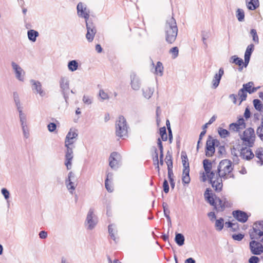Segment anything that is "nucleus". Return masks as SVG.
<instances>
[{
  "instance_id": "obj_1",
  "label": "nucleus",
  "mask_w": 263,
  "mask_h": 263,
  "mask_svg": "<svg viewBox=\"0 0 263 263\" xmlns=\"http://www.w3.org/2000/svg\"><path fill=\"white\" fill-rule=\"evenodd\" d=\"M78 136V131L77 129L71 128L67 133L64 142L65 147H66L65 155V165L67 170H70L72 166V160L73 158V149L74 146L73 145Z\"/></svg>"
},
{
  "instance_id": "obj_2",
  "label": "nucleus",
  "mask_w": 263,
  "mask_h": 263,
  "mask_svg": "<svg viewBox=\"0 0 263 263\" xmlns=\"http://www.w3.org/2000/svg\"><path fill=\"white\" fill-rule=\"evenodd\" d=\"M203 165L205 174L212 187L216 192L221 191L223 186L222 181L220 178H217V174L215 173V171H211L212 168L211 161L208 159H204L203 161Z\"/></svg>"
},
{
  "instance_id": "obj_3",
  "label": "nucleus",
  "mask_w": 263,
  "mask_h": 263,
  "mask_svg": "<svg viewBox=\"0 0 263 263\" xmlns=\"http://www.w3.org/2000/svg\"><path fill=\"white\" fill-rule=\"evenodd\" d=\"M166 41L169 44L175 42L178 34V27L176 20L173 17L167 19L164 27Z\"/></svg>"
},
{
  "instance_id": "obj_4",
  "label": "nucleus",
  "mask_w": 263,
  "mask_h": 263,
  "mask_svg": "<svg viewBox=\"0 0 263 263\" xmlns=\"http://www.w3.org/2000/svg\"><path fill=\"white\" fill-rule=\"evenodd\" d=\"M233 170L231 161L228 159H224L219 163L217 170H215V173L217 174V178H220L221 180L222 178L226 179L233 177L232 173ZM221 181H222V180Z\"/></svg>"
},
{
  "instance_id": "obj_5",
  "label": "nucleus",
  "mask_w": 263,
  "mask_h": 263,
  "mask_svg": "<svg viewBox=\"0 0 263 263\" xmlns=\"http://www.w3.org/2000/svg\"><path fill=\"white\" fill-rule=\"evenodd\" d=\"M116 135L117 137L124 139L127 137L128 126L125 118L123 116L119 117L116 122Z\"/></svg>"
},
{
  "instance_id": "obj_6",
  "label": "nucleus",
  "mask_w": 263,
  "mask_h": 263,
  "mask_svg": "<svg viewBox=\"0 0 263 263\" xmlns=\"http://www.w3.org/2000/svg\"><path fill=\"white\" fill-rule=\"evenodd\" d=\"M240 137L243 145L249 147H252L256 138L254 129L251 127L246 129Z\"/></svg>"
},
{
  "instance_id": "obj_7",
  "label": "nucleus",
  "mask_w": 263,
  "mask_h": 263,
  "mask_svg": "<svg viewBox=\"0 0 263 263\" xmlns=\"http://www.w3.org/2000/svg\"><path fill=\"white\" fill-rule=\"evenodd\" d=\"M249 233L251 239H259L263 236V221L255 222Z\"/></svg>"
},
{
  "instance_id": "obj_8",
  "label": "nucleus",
  "mask_w": 263,
  "mask_h": 263,
  "mask_svg": "<svg viewBox=\"0 0 263 263\" xmlns=\"http://www.w3.org/2000/svg\"><path fill=\"white\" fill-rule=\"evenodd\" d=\"M97 223L98 220L94 214V210L90 208L88 211L85 222V227L87 230H91L95 228Z\"/></svg>"
},
{
  "instance_id": "obj_9",
  "label": "nucleus",
  "mask_w": 263,
  "mask_h": 263,
  "mask_svg": "<svg viewBox=\"0 0 263 263\" xmlns=\"http://www.w3.org/2000/svg\"><path fill=\"white\" fill-rule=\"evenodd\" d=\"M77 10L78 15L79 17L85 18V23L89 22V17L90 10L87 7L86 4L82 2L79 3L77 5Z\"/></svg>"
},
{
  "instance_id": "obj_10",
  "label": "nucleus",
  "mask_w": 263,
  "mask_h": 263,
  "mask_svg": "<svg viewBox=\"0 0 263 263\" xmlns=\"http://www.w3.org/2000/svg\"><path fill=\"white\" fill-rule=\"evenodd\" d=\"M60 87L65 102H67L68 99V91L69 90V81L67 78H61L60 80Z\"/></svg>"
},
{
  "instance_id": "obj_11",
  "label": "nucleus",
  "mask_w": 263,
  "mask_h": 263,
  "mask_svg": "<svg viewBox=\"0 0 263 263\" xmlns=\"http://www.w3.org/2000/svg\"><path fill=\"white\" fill-rule=\"evenodd\" d=\"M11 66L14 72L15 78L18 81L24 82L25 80V72L22 68L14 62H11Z\"/></svg>"
},
{
  "instance_id": "obj_12",
  "label": "nucleus",
  "mask_w": 263,
  "mask_h": 263,
  "mask_svg": "<svg viewBox=\"0 0 263 263\" xmlns=\"http://www.w3.org/2000/svg\"><path fill=\"white\" fill-rule=\"evenodd\" d=\"M86 26L87 28L86 37L89 42H91L93 40L97 32L96 27L93 23L90 21L86 23Z\"/></svg>"
},
{
  "instance_id": "obj_13",
  "label": "nucleus",
  "mask_w": 263,
  "mask_h": 263,
  "mask_svg": "<svg viewBox=\"0 0 263 263\" xmlns=\"http://www.w3.org/2000/svg\"><path fill=\"white\" fill-rule=\"evenodd\" d=\"M215 209L217 212L223 211L226 207L230 206V203L225 198H216L215 203L214 204Z\"/></svg>"
},
{
  "instance_id": "obj_14",
  "label": "nucleus",
  "mask_w": 263,
  "mask_h": 263,
  "mask_svg": "<svg viewBox=\"0 0 263 263\" xmlns=\"http://www.w3.org/2000/svg\"><path fill=\"white\" fill-rule=\"evenodd\" d=\"M250 249L251 253L254 255H260L263 252L262 245L255 240H252L250 242Z\"/></svg>"
},
{
  "instance_id": "obj_15",
  "label": "nucleus",
  "mask_w": 263,
  "mask_h": 263,
  "mask_svg": "<svg viewBox=\"0 0 263 263\" xmlns=\"http://www.w3.org/2000/svg\"><path fill=\"white\" fill-rule=\"evenodd\" d=\"M121 159L120 155L117 152L112 153L109 158V165L113 169H116L119 167Z\"/></svg>"
},
{
  "instance_id": "obj_16",
  "label": "nucleus",
  "mask_w": 263,
  "mask_h": 263,
  "mask_svg": "<svg viewBox=\"0 0 263 263\" xmlns=\"http://www.w3.org/2000/svg\"><path fill=\"white\" fill-rule=\"evenodd\" d=\"M30 82L32 85V89L34 93H39L41 97H44L46 92L42 89V84L39 81L31 80Z\"/></svg>"
},
{
  "instance_id": "obj_17",
  "label": "nucleus",
  "mask_w": 263,
  "mask_h": 263,
  "mask_svg": "<svg viewBox=\"0 0 263 263\" xmlns=\"http://www.w3.org/2000/svg\"><path fill=\"white\" fill-rule=\"evenodd\" d=\"M215 140L209 136L206 141L205 155L207 157H211L215 152Z\"/></svg>"
},
{
  "instance_id": "obj_18",
  "label": "nucleus",
  "mask_w": 263,
  "mask_h": 263,
  "mask_svg": "<svg viewBox=\"0 0 263 263\" xmlns=\"http://www.w3.org/2000/svg\"><path fill=\"white\" fill-rule=\"evenodd\" d=\"M240 157L245 160H250L252 159L254 155L251 150L247 147H242L239 152Z\"/></svg>"
},
{
  "instance_id": "obj_19",
  "label": "nucleus",
  "mask_w": 263,
  "mask_h": 263,
  "mask_svg": "<svg viewBox=\"0 0 263 263\" xmlns=\"http://www.w3.org/2000/svg\"><path fill=\"white\" fill-rule=\"evenodd\" d=\"M130 85L132 88L135 90H138L141 87L140 78L134 72L130 74Z\"/></svg>"
},
{
  "instance_id": "obj_20",
  "label": "nucleus",
  "mask_w": 263,
  "mask_h": 263,
  "mask_svg": "<svg viewBox=\"0 0 263 263\" xmlns=\"http://www.w3.org/2000/svg\"><path fill=\"white\" fill-rule=\"evenodd\" d=\"M233 215L238 221L242 223L246 222L248 218V216L246 212L239 210L233 211Z\"/></svg>"
},
{
  "instance_id": "obj_21",
  "label": "nucleus",
  "mask_w": 263,
  "mask_h": 263,
  "mask_svg": "<svg viewBox=\"0 0 263 263\" xmlns=\"http://www.w3.org/2000/svg\"><path fill=\"white\" fill-rule=\"evenodd\" d=\"M224 74V70L222 68H220L219 69L218 73L215 74L213 80H212V87L213 88H217L220 83V80L221 79L222 76Z\"/></svg>"
},
{
  "instance_id": "obj_22",
  "label": "nucleus",
  "mask_w": 263,
  "mask_h": 263,
  "mask_svg": "<svg viewBox=\"0 0 263 263\" xmlns=\"http://www.w3.org/2000/svg\"><path fill=\"white\" fill-rule=\"evenodd\" d=\"M247 8L250 10H254L259 6L258 0H246Z\"/></svg>"
},
{
  "instance_id": "obj_23",
  "label": "nucleus",
  "mask_w": 263,
  "mask_h": 263,
  "mask_svg": "<svg viewBox=\"0 0 263 263\" xmlns=\"http://www.w3.org/2000/svg\"><path fill=\"white\" fill-rule=\"evenodd\" d=\"M211 192V190L207 189L204 194V198L211 205H214L215 200L214 199L213 194Z\"/></svg>"
},
{
  "instance_id": "obj_24",
  "label": "nucleus",
  "mask_w": 263,
  "mask_h": 263,
  "mask_svg": "<svg viewBox=\"0 0 263 263\" xmlns=\"http://www.w3.org/2000/svg\"><path fill=\"white\" fill-rule=\"evenodd\" d=\"M254 83L253 82H249L246 84H244L242 86V88L249 92V93H253L257 91L259 87H253Z\"/></svg>"
},
{
  "instance_id": "obj_25",
  "label": "nucleus",
  "mask_w": 263,
  "mask_h": 263,
  "mask_svg": "<svg viewBox=\"0 0 263 263\" xmlns=\"http://www.w3.org/2000/svg\"><path fill=\"white\" fill-rule=\"evenodd\" d=\"M164 67L161 62H157L155 67V74L161 77L163 74Z\"/></svg>"
},
{
  "instance_id": "obj_26",
  "label": "nucleus",
  "mask_w": 263,
  "mask_h": 263,
  "mask_svg": "<svg viewBox=\"0 0 263 263\" xmlns=\"http://www.w3.org/2000/svg\"><path fill=\"white\" fill-rule=\"evenodd\" d=\"M27 35L29 40L34 42L36 41V37L39 36V34L37 31L31 29L28 31Z\"/></svg>"
},
{
  "instance_id": "obj_27",
  "label": "nucleus",
  "mask_w": 263,
  "mask_h": 263,
  "mask_svg": "<svg viewBox=\"0 0 263 263\" xmlns=\"http://www.w3.org/2000/svg\"><path fill=\"white\" fill-rule=\"evenodd\" d=\"M143 95L146 99H149L153 95L154 89V88L148 87L142 89Z\"/></svg>"
},
{
  "instance_id": "obj_28",
  "label": "nucleus",
  "mask_w": 263,
  "mask_h": 263,
  "mask_svg": "<svg viewBox=\"0 0 263 263\" xmlns=\"http://www.w3.org/2000/svg\"><path fill=\"white\" fill-rule=\"evenodd\" d=\"M230 62L231 63H234L239 66H241L242 64H244L242 59L238 58L236 55L232 56L230 59Z\"/></svg>"
},
{
  "instance_id": "obj_29",
  "label": "nucleus",
  "mask_w": 263,
  "mask_h": 263,
  "mask_svg": "<svg viewBox=\"0 0 263 263\" xmlns=\"http://www.w3.org/2000/svg\"><path fill=\"white\" fill-rule=\"evenodd\" d=\"M175 240L176 243L179 246H182L184 243V237L181 233L176 234Z\"/></svg>"
},
{
  "instance_id": "obj_30",
  "label": "nucleus",
  "mask_w": 263,
  "mask_h": 263,
  "mask_svg": "<svg viewBox=\"0 0 263 263\" xmlns=\"http://www.w3.org/2000/svg\"><path fill=\"white\" fill-rule=\"evenodd\" d=\"M67 66L69 70L73 72L78 69L79 65L78 62L74 60L69 61Z\"/></svg>"
},
{
  "instance_id": "obj_31",
  "label": "nucleus",
  "mask_w": 263,
  "mask_h": 263,
  "mask_svg": "<svg viewBox=\"0 0 263 263\" xmlns=\"http://www.w3.org/2000/svg\"><path fill=\"white\" fill-rule=\"evenodd\" d=\"M263 149L262 148H258L255 152V156L258 159L257 161V163H260L261 165L263 163Z\"/></svg>"
},
{
  "instance_id": "obj_32",
  "label": "nucleus",
  "mask_w": 263,
  "mask_h": 263,
  "mask_svg": "<svg viewBox=\"0 0 263 263\" xmlns=\"http://www.w3.org/2000/svg\"><path fill=\"white\" fill-rule=\"evenodd\" d=\"M224 226V220L222 218H220L216 220L215 227L216 230L220 231L222 230Z\"/></svg>"
},
{
  "instance_id": "obj_33",
  "label": "nucleus",
  "mask_w": 263,
  "mask_h": 263,
  "mask_svg": "<svg viewBox=\"0 0 263 263\" xmlns=\"http://www.w3.org/2000/svg\"><path fill=\"white\" fill-rule=\"evenodd\" d=\"M236 16L239 22H243L245 18L244 11L240 8L237 9L236 12Z\"/></svg>"
},
{
  "instance_id": "obj_34",
  "label": "nucleus",
  "mask_w": 263,
  "mask_h": 263,
  "mask_svg": "<svg viewBox=\"0 0 263 263\" xmlns=\"http://www.w3.org/2000/svg\"><path fill=\"white\" fill-rule=\"evenodd\" d=\"M181 159L182 162L183 166V168L189 167V163L188 162V158L185 152H181Z\"/></svg>"
},
{
  "instance_id": "obj_35",
  "label": "nucleus",
  "mask_w": 263,
  "mask_h": 263,
  "mask_svg": "<svg viewBox=\"0 0 263 263\" xmlns=\"http://www.w3.org/2000/svg\"><path fill=\"white\" fill-rule=\"evenodd\" d=\"M165 162L167 166V168H173L172 156L168 152L165 157Z\"/></svg>"
},
{
  "instance_id": "obj_36",
  "label": "nucleus",
  "mask_w": 263,
  "mask_h": 263,
  "mask_svg": "<svg viewBox=\"0 0 263 263\" xmlns=\"http://www.w3.org/2000/svg\"><path fill=\"white\" fill-rule=\"evenodd\" d=\"M218 133L219 136L222 138H225L230 136V132L228 130L222 128V127H219L218 128Z\"/></svg>"
},
{
  "instance_id": "obj_37",
  "label": "nucleus",
  "mask_w": 263,
  "mask_h": 263,
  "mask_svg": "<svg viewBox=\"0 0 263 263\" xmlns=\"http://www.w3.org/2000/svg\"><path fill=\"white\" fill-rule=\"evenodd\" d=\"M153 161L155 165H156V168L157 170L158 173H160V167L159 166L158 153L157 149L155 148V155L153 156Z\"/></svg>"
},
{
  "instance_id": "obj_38",
  "label": "nucleus",
  "mask_w": 263,
  "mask_h": 263,
  "mask_svg": "<svg viewBox=\"0 0 263 263\" xmlns=\"http://www.w3.org/2000/svg\"><path fill=\"white\" fill-rule=\"evenodd\" d=\"M247 92L246 91L242 88L240 89L238 93V95L240 99V104L243 101L246 100L247 97Z\"/></svg>"
},
{
  "instance_id": "obj_39",
  "label": "nucleus",
  "mask_w": 263,
  "mask_h": 263,
  "mask_svg": "<svg viewBox=\"0 0 263 263\" xmlns=\"http://www.w3.org/2000/svg\"><path fill=\"white\" fill-rule=\"evenodd\" d=\"M67 190L69 191V193L71 194H73L76 187V184H75L74 181L68 182L65 184Z\"/></svg>"
},
{
  "instance_id": "obj_40",
  "label": "nucleus",
  "mask_w": 263,
  "mask_h": 263,
  "mask_svg": "<svg viewBox=\"0 0 263 263\" xmlns=\"http://www.w3.org/2000/svg\"><path fill=\"white\" fill-rule=\"evenodd\" d=\"M162 206H163V212H164L165 217L167 218V219L168 220L171 221V218L169 216V214H170V212L168 208L167 204L165 202H163Z\"/></svg>"
},
{
  "instance_id": "obj_41",
  "label": "nucleus",
  "mask_w": 263,
  "mask_h": 263,
  "mask_svg": "<svg viewBox=\"0 0 263 263\" xmlns=\"http://www.w3.org/2000/svg\"><path fill=\"white\" fill-rule=\"evenodd\" d=\"M13 98L17 110L22 109L19 99V96L17 92H15L13 93Z\"/></svg>"
},
{
  "instance_id": "obj_42",
  "label": "nucleus",
  "mask_w": 263,
  "mask_h": 263,
  "mask_svg": "<svg viewBox=\"0 0 263 263\" xmlns=\"http://www.w3.org/2000/svg\"><path fill=\"white\" fill-rule=\"evenodd\" d=\"M250 33L252 37V40L253 42L256 44H258L259 43V38L256 30L254 29H252L250 30Z\"/></svg>"
},
{
  "instance_id": "obj_43",
  "label": "nucleus",
  "mask_w": 263,
  "mask_h": 263,
  "mask_svg": "<svg viewBox=\"0 0 263 263\" xmlns=\"http://www.w3.org/2000/svg\"><path fill=\"white\" fill-rule=\"evenodd\" d=\"M1 193H2V195L4 196L5 199L7 200V203H8V206H9L10 205L9 202L8 201V199L10 197V193H9V191L6 188H3L1 190Z\"/></svg>"
},
{
  "instance_id": "obj_44",
  "label": "nucleus",
  "mask_w": 263,
  "mask_h": 263,
  "mask_svg": "<svg viewBox=\"0 0 263 263\" xmlns=\"http://www.w3.org/2000/svg\"><path fill=\"white\" fill-rule=\"evenodd\" d=\"M160 135L161 136V139L163 141H165L167 139V136L166 134V128L164 126L163 127H161L159 129Z\"/></svg>"
},
{
  "instance_id": "obj_45",
  "label": "nucleus",
  "mask_w": 263,
  "mask_h": 263,
  "mask_svg": "<svg viewBox=\"0 0 263 263\" xmlns=\"http://www.w3.org/2000/svg\"><path fill=\"white\" fill-rule=\"evenodd\" d=\"M229 129L231 131L235 132H239L241 129H242L239 126L235 123H233L230 124L229 125Z\"/></svg>"
},
{
  "instance_id": "obj_46",
  "label": "nucleus",
  "mask_w": 263,
  "mask_h": 263,
  "mask_svg": "<svg viewBox=\"0 0 263 263\" xmlns=\"http://www.w3.org/2000/svg\"><path fill=\"white\" fill-rule=\"evenodd\" d=\"M169 52H170V53L172 54V57L173 59L176 58L178 57V53H179V50H178V47H174L172 48L170 50Z\"/></svg>"
},
{
  "instance_id": "obj_47",
  "label": "nucleus",
  "mask_w": 263,
  "mask_h": 263,
  "mask_svg": "<svg viewBox=\"0 0 263 263\" xmlns=\"http://www.w3.org/2000/svg\"><path fill=\"white\" fill-rule=\"evenodd\" d=\"M253 102L255 108L259 111H261L262 103L260 100L259 99H254Z\"/></svg>"
},
{
  "instance_id": "obj_48",
  "label": "nucleus",
  "mask_w": 263,
  "mask_h": 263,
  "mask_svg": "<svg viewBox=\"0 0 263 263\" xmlns=\"http://www.w3.org/2000/svg\"><path fill=\"white\" fill-rule=\"evenodd\" d=\"M251 54H252L250 52L246 50L245 53V62H244V66L245 67H246L248 66V65L249 63Z\"/></svg>"
},
{
  "instance_id": "obj_49",
  "label": "nucleus",
  "mask_w": 263,
  "mask_h": 263,
  "mask_svg": "<svg viewBox=\"0 0 263 263\" xmlns=\"http://www.w3.org/2000/svg\"><path fill=\"white\" fill-rule=\"evenodd\" d=\"M75 180V175L72 172H70L68 173V178L65 180V184L68 182L74 181Z\"/></svg>"
},
{
  "instance_id": "obj_50",
  "label": "nucleus",
  "mask_w": 263,
  "mask_h": 263,
  "mask_svg": "<svg viewBox=\"0 0 263 263\" xmlns=\"http://www.w3.org/2000/svg\"><path fill=\"white\" fill-rule=\"evenodd\" d=\"M256 134L263 142V125H260L256 129Z\"/></svg>"
},
{
  "instance_id": "obj_51",
  "label": "nucleus",
  "mask_w": 263,
  "mask_h": 263,
  "mask_svg": "<svg viewBox=\"0 0 263 263\" xmlns=\"http://www.w3.org/2000/svg\"><path fill=\"white\" fill-rule=\"evenodd\" d=\"M99 97L101 98L102 100H107L109 99L108 94L104 91L103 89H101L99 91Z\"/></svg>"
},
{
  "instance_id": "obj_52",
  "label": "nucleus",
  "mask_w": 263,
  "mask_h": 263,
  "mask_svg": "<svg viewBox=\"0 0 263 263\" xmlns=\"http://www.w3.org/2000/svg\"><path fill=\"white\" fill-rule=\"evenodd\" d=\"M113 224H110L108 226V232L111 239L116 241V238L115 237L114 229L112 228Z\"/></svg>"
},
{
  "instance_id": "obj_53",
  "label": "nucleus",
  "mask_w": 263,
  "mask_h": 263,
  "mask_svg": "<svg viewBox=\"0 0 263 263\" xmlns=\"http://www.w3.org/2000/svg\"><path fill=\"white\" fill-rule=\"evenodd\" d=\"M18 111L19 112V117H20L21 123L22 122H25L27 121L26 116L23 112L22 109H18Z\"/></svg>"
},
{
  "instance_id": "obj_54",
  "label": "nucleus",
  "mask_w": 263,
  "mask_h": 263,
  "mask_svg": "<svg viewBox=\"0 0 263 263\" xmlns=\"http://www.w3.org/2000/svg\"><path fill=\"white\" fill-rule=\"evenodd\" d=\"M232 154L233 156V160L234 162L236 163H238V154L237 153L236 149L235 148H233V149L232 151Z\"/></svg>"
},
{
  "instance_id": "obj_55",
  "label": "nucleus",
  "mask_w": 263,
  "mask_h": 263,
  "mask_svg": "<svg viewBox=\"0 0 263 263\" xmlns=\"http://www.w3.org/2000/svg\"><path fill=\"white\" fill-rule=\"evenodd\" d=\"M244 237V235L242 234H233L232 238L235 240L240 241Z\"/></svg>"
},
{
  "instance_id": "obj_56",
  "label": "nucleus",
  "mask_w": 263,
  "mask_h": 263,
  "mask_svg": "<svg viewBox=\"0 0 263 263\" xmlns=\"http://www.w3.org/2000/svg\"><path fill=\"white\" fill-rule=\"evenodd\" d=\"M83 101L85 104L87 105H89L92 103L91 99L89 97L85 95H84L83 97Z\"/></svg>"
},
{
  "instance_id": "obj_57",
  "label": "nucleus",
  "mask_w": 263,
  "mask_h": 263,
  "mask_svg": "<svg viewBox=\"0 0 263 263\" xmlns=\"http://www.w3.org/2000/svg\"><path fill=\"white\" fill-rule=\"evenodd\" d=\"M48 129L50 132H53L57 128V125L54 123H50L48 126Z\"/></svg>"
},
{
  "instance_id": "obj_58",
  "label": "nucleus",
  "mask_w": 263,
  "mask_h": 263,
  "mask_svg": "<svg viewBox=\"0 0 263 263\" xmlns=\"http://www.w3.org/2000/svg\"><path fill=\"white\" fill-rule=\"evenodd\" d=\"M202 40L204 44L206 45V40L209 38V33L205 31H202L201 33Z\"/></svg>"
},
{
  "instance_id": "obj_59",
  "label": "nucleus",
  "mask_w": 263,
  "mask_h": 263,
  "mask_svg": "<svg viewBox=\"0 0 263 263\" xmlns=\"http://www.w3.org/2000/svg\"><path fill=\"white\" fill-rule=\"evenodd\" d=\"M237 125H239V127H240L242 129H243L245 128L246 125L245 123L244 119L242 118L239 119L237 122L236 123Z\"/></svg>"
},
{
  "instance_id": "obj_60",
  "label": "nucleus",
  "mask_w": 263,
  "mask_h": 263,
  "mask_svg": "<svg viewBox=\"0 0 263 263\" xmlns=\"http://www.w3.org/2000/svg\"><path fill=\"white\" fill-rule=\"evenodd\" d=\"M163 191L165 193H167L169 191V185L167 181L165 179L163 183Z\"/></svg>"
},
{
  "instance_id": "obj_61",
  "label": "nucleus",
  "mask_w": 263,
  "mask_h": 263,
  "mask_svg": "<svg viewBox=\"0 0 263 263\" xmlns=\"http://www.w3.org/2000/svg\"><path fill=\"white\" fill-rule=\"evenodd\" d=\"M105 186L106 190L109 192H112L113 191V187L111 186V185H109L108 181V178H106V179H105Z\"/></svg>"
},
{
  "instance_id": "obj_62",
  "label": "nucleus",
  "mask_w": 263,
  "mask_h": 263,
  "mask_svg": "<svg viewBox=\"0 0 263 263\" xmlns=\"http://www.w3.org/2000/svg\"><path fill=\"white\" fill-rule=\"evenodd\" d=\"M24 138L27 139L29 137V132L28 127L22 128Z\"/></svg>"
},
{
  "instance_id": "obj_63",
  "label": "nucleus",
  "mask_w": 263,
  "mask_h": 263,
  "mask_svg": "<svg viewBox=\"0 0 263 263\" xmlns=\"http://www.w3.org/2000/svg\"><path fill=\"white\" fill-rule=\"evenodd\" d=\"M259 261V258L255 256H251L249 259V263H258Z\"/></svg>"
},
{
  "instance_id": "obj_64",
  "label": "nucleus",
  "mask_w": 263,
  "mask_h": 263,
  "mask_svg": "<svg viewBox=\"0 0 263 263\" xmlns=\"http://www.w3.org/2000/svg\"><path fill=\"white\" fill-rule=\"evenodd\" d=\"M39 237L41 239H45L47 237V233L44 231H42L39 233Z\"/></svg>"
}]
</instances>
